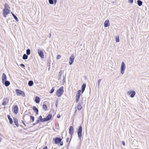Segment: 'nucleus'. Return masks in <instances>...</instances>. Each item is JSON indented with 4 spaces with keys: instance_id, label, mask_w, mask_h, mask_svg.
<instances>
[{
    "instance_id": "obj_50",
    "label": "nucleus",
    "mask_w": 149,
    "mask_h": 149,
    "mask_svg": "<svg viewBox=\"0 0 149 149\" xmlns=\"http://www.w3.org/2000/svg\"><path fill=\"white\" fill-rule=\"evenodd\" d=\"M51 35H52L51 33H49V38H50V37H51Z\"/></svg>"
},
{
    "instance_id": "obj_46",
    "label": "nucleus",
    "mask_w": 149,
    "mask_h": 149,
    "mask_svg": "<svg viewBox=\"0 0 149 149\" xmlns=\"http://www.w3.org/2000/svg\"><path fill=\"white\" fill-rule=\"evenodd\" d=\"M53 1H54V4H55L57 2V0H53Z\"/></svg>"
},
{
    "instance_id": "obj_49",
    "label": "nucleus",
    "mask_w": 149,
    "mask_h": 149,
    "mask_svg": "<svg viewBox=\"0 0 149 149\" xmlns=\"http://www.w3.org/2000/svg\"><path fill=\"white\" fill-rule=\"evenodd\" d=\"M63 142H61L60 143V145L61 146H62L63 145Z\"/></svg>"
},
{
    "instance_id": "obj_22",
    "label": "nucleus",
    "mask_w": 149,
    "mask_h": 149,
    "mask_svg": "<svg viewBox=\"0 0 149 149\" xmlns=\"http://www.w3.org/2000/svg\"><path fill=\"white\" fill-rule=\"evenodd\" d=\"M82 108V107L81 106V103H80V102H79L77 106V109L79 111L81 110Z\"/></svg>"
},
{
    "instance_id": "obj_32",
    "label": "nucleus",
    "mask_w": 149,
    "mask_h": 149,
    "mask_svg": "<svg viewBox=\"0 0 149 149\" xmlns=\"http://www.w3.org/2000/svg\"><path fill=\"white\" fill-rule=\"evenodd\" d=\"M101 80H102V79H99L98 81L97 86H98V88H99L100 83Z\"/></svg>"
},
{
    "instance_id": "obj_10",
    "label": "nucleus",
    "mask_w": 149,
    "mask_h": 149,
    "mask_svg": "<svg viewBox=\"0 0 149 149\" xmlns=\"http://www.w3.org/2000/svg\"><path fill=\"white\" fill-rule=\"evenodd\" d=\"M74 58L73 55H72L70 57L69 60V64L70 65H71L72 64L74 61Z\"/></svg>"
},
{
    "instance_id": "obj_13",
    "label": "nucleus",
    "mask_w": 149,
    "mask_h": 149,
    "mask_svg": "<svg viewBox=\"0 0 149 149\" xmlns=\"http://www.w3.org/2000/svg\"><path fill=\"white\" fill-rule=\"evenodd\" d=\"M18 107L17 105H15V106H14L13 107V111L14 113L15 114H17V113L18 112Z\"/></svg>"
},
{
    "instance_id": "obj_11",
    "label": "nucleus",
    "mask_w": 149,
    "mask_h": 149,
    "mask_svg": "<svg viewBox=\"0 0 149 149\" xmlns=\"http://www.w3.org/2000/svg\"><path fill=\"white\" fill-rule=\"evenodd\" d=\"M136 94L135 91H129L127 92L128 95H130V97L132 98Z\"/></svg>"
},
{
    "instance_id": "obj_2",
    "label": "nucleus",
    "mask_w": 149,
    "mask_h": 149,
    "mask_svg": "<svg viewBox=\"0 0 149 149\" xmlns=\"http://www.w3.org/2000/svg\"><path fill=\"white\" fill-rule=\"evenodd\" d=\"M64 91L63 87H61L56 92V95L59 97H61L63 95L64 92Z\"/></svg>"
},
{
    "instance_id": "obj_51",
    "label": "nucleus",
    "mask_w": 149,
    "mask_h": 149,
    "mask_svg": "<svg viewBox=\"0 0 149 149\" xmlns=\"http://www.w3.org/2000/svg\"><path fill=\"white\" fill-rule=\"evenodd\" d=\"M42 149H47V146H45Z\"/></svg>"
},
{
    "instance_id": "obj_41",
    "label": "nucleus",
    "mask_w": 149,
    "mask_h": 149,
    "mask_svg": "<svg viewBox=\"0 0 149 149\" xmlns=\"http://www.w3.org/2000/svg\"><path fill=\"white\" fill-rule=\"evenodd\" d=\"M128 1L129 3H133V0H129Z\"/></svg>"
},
{
    "instance_id": "obj_19",
    "label": "nucleus",
    "mask_w": 149,
    "mask_h": 149,
    "mask_svg": "<svg viewBox=\"0 0 149 149\" xmlns=\"http://www.w3.org/2000/svg\"><path fill=\"white\" fill-rule=\"evenodd\" d=\"M33 109L34 111V112H35L36 113V114H38V110L36 107L33 106Z\"/></svg>"
},
{
    "instance_id": "obj_1",
    "label": "nucleus",
    "mask_w": 149,
    "mask_h": 149,
    "mask_svg": "<svg viewBox=\"0 0 149 149\" xmlns=\"http://www.w3.org/2000/svg\"><path fill=\"white\" fill-rule=\"evenodd\" d=\"M10 7L8 4L7 3L5 4L4 8L3 10V14L4 17H6L10 12Z\"/></svg>"
},
{
    "instance_id": "obj_12",
    "label": "nucleus",
    "mask_w": 149,
    "mask_h": 149,
    "mask_svg": "<svg viewBox=\"0 0 149 149\" xmlns=\"http://www.w3.org/2000/svg\"><path fill=\"white\" fill-rule=\"evenodd\" d=\"M69 132L71 136H72L73 134L74 133V128L72 126H71L70 127L69 129Z\"/></svg>"
},
{
    "instance_id": "obj_45",
    "label": "nucleus",
    "mask_w": 149,
    "mask_h": 149,
    "mask_svg": "<svg viewBox=\"0 0 149 149\" xmlns=\"http://www.w3.org/2000/svg\"><path fill=\"white\" fill-rule=\"evenodd\" d=\"M122 144L124 146L125 145V142L123 141H122Z\"/></svg>"
},
{
    "instance_id": "obj_8",
    "label": "nucleus",
    "mask_w": 149,
    "mask_h": 149,
    "mask_svg": "<svg viewBox=\"0 0 149 149\" xmlns=\"http://www.w3.org/2000/svg\"><path fill=\"white\" fill-rule=\"evenodd\" d=\"M52 117V115L51 114H48L46 117L45 118H44V120H45V122L51 119Z\"/></svg>"
},
{
    "instance_id": "obj_18",
    "label": "nucleus",
    "mask_w": 149,
    "mask_h": 149,
    "mask_svg": "<svg viewBox=\"0 0 149 149\" xmlns=\"http://www.w3.org/2000/svg\"><path fill=\"white\" fill-rule=\"evenodd\" d=\"M40 100V98L38 96H36L35 97V101L36 103H39Z\"/></svg>"
},
{
    "instance_id": "obj_24",
    "label": "nucleus",
    "mask_w": 149,
    "mask_h": 149,
    "mask_svg": "<svg viewBox=\"0 0 149 149\" xmlns=\"http://www.w3.org/2000/svg\"><path fill=\"white\" fill-rule=\"evenodd\" d=\"M11 13L12 14L14 18L15 19V20L17 22H18L19 21V20L17 16L15 15H14V14L12 12H11Z\"/></svg>"
},
{
    "instance_id": "obj_27",
    "label": "nucleus",
    "mask_w": 149,
    "mask_h": 149,
    "mask_svg": "<svg viewBox=\"0 0 149 149\" xmlns=\"http://www.w3.org/2000/svg\"><path fill=\"white\" fill-rule=\"evenodd\" d=\"M28 55L26 54H23L22 58L24 60H26L28 58Z\"/></svg>"
},
{
    "instance_id": "obj_42",
    "label": "nucleus",
    "mask_w": 149,
    "mask_h": 149,
    "mask_svg": "<svg viewBox=\"0 0 149 149\" xmlns=\"http://www.w3.org/2000/svg\"><path fill=\"white\" fill-rule=\"evenodd\" d=\"M20 66L22 67H23V68H24V67H25V65L24 64H22V63H21V64H20Z\"/></svg>"
},
{
    "instance_id": "obj_33",
    "label": "nucleus",
    "mask_w": 149,
    "mask_h": 149,
    "mask_svg": "<svg viewBox=\"0 0 149 149\" xmlns=\"http://www.w3.org/2000/svg\"><path fill=\"white\" fill-rule=\"evenodd\" d=\"M54 87H52V89L50 90V92H49V93H52L54 91Z\"/></svg>"
},
{
    "instance_id": "obj_44",
    "label": "nucleus",
    "mask_w": 149,
    "mask_h": 149,
    "mask_svg": "<svg viewBox=\"0 0 149 149\" xmlns=\"http://www.w3.org/2000/svg\"><path fill=\"white\" fill-rule=\"evenodd\" d=\"M22 123L26 127V124L25 123L24 121L23 120H22Z\"/></svg>"
},
{
    "instance_id": "obj_39",
    "label": "nucleus",
    "mask_w": 149,
    "mask_h": 149,
    "mask_svg": "<svg viewBox=\"0 0 149 149\" xmlns=\"http://www.w3.org/2000/svg\"><path fill=\"white\" fill-rule=\"evenodd\" d=\"M63 82H65V76H64V75H63Z\"/></svg>"
},
{
    "instance_id": "obj_16",
    "label": "nucleus",
    "mask_w": 149,
    "mask_h": 149,
    "mask_svg": "<svg viewBox=\"0 0 149 149\" xmlns=\"http://www.w3.org/2000/svg\"><path fill=\"white\" fill-rule=\"evenodd\" d=\"M3 84L4 85L6 86H8L10 84V82L8 81L7 80L4 81V82H2Z\"/></svg>"
},
{
    "instance_id": "obj_7",
    "label": "nucleus",
    "mask_w": 149,
    "mask_h": 149,
    "mask_svg": "<svg viewBox=\"0 0 149 149\" xmlns=\"http://www.w3.org/2000/svg\"><path fill=\"white\" fill-rule=\"evenodd\" d=\"M61 141L62 139L58 137L55 138L54 139V143L56 144L60 143L61 142Z\"/></svg>"
},
{
    "instance_id": "obj_17",
    "label": "nucleus",
    "mask_w": 149,
    "mask_h": 149,
    "mask_svg": "<svg viewBox=\"0 0 149 149\" xmlns=\"http://www.w3.org/2000/svg\"><path fill=\"white\" fill-rule=\"evenodd\" d=\"M14 123L15 124V125L17 127H18L19 125L18 123V120L16 118H13Z\"/></svg>"
},
{
    "instance_id": "obj_34",
    "label": "nucleus",
    "mask_w": 149,
    "mask_h": 149,
    "mask_svg": "<svg viewBox=\"0 0 149 149\" xmlns=\"http://www.w3.org/2000/svg\"><path fill=\"white\" fill-rule=\"evenodd\" d=\"M8 119L9 120V122L10 123V124H12L13 123L12 119L11 118H9V119Z\"/></svg>"
},
{
    "instance_id": "obj_9",
    "label": "nucleus",
    "mask_w": 149,
    "mask_h": 149,
    "mask_svg": "<svg viewBox=\"0 0 149 149\" xmlns=\"http://www.w3.org/2000/svg\"><path fill=\"white\" fill-rule=\"evenodd\" d=\"M38 52L39 56L41 58H43L44 57V55L43 53V51L42 50L38 49Z\"/></svg>"
},
{
    "instance_id": "obj_52",
    "label": "nucleus",
    "mask_w": 149,
    "mask_h": 149,
    "mask_svg": "<svg viewBox=\"0 0 149 149\" xmlns=\"http://www.w3.org/2000/svg\"><path fill=\"white\" fill-rule=\"evenodd\" d=\"M68 140H69V138L68 137L67 139H66V142H68Z\"/></svg>"
},
{
    "instance_id": "obj_4",
    "label": "nucleus",
    "mask_w": 149,
    "mask_h": 149,
    "mask_svg": "<svg viewBox=\"0 0 149 149\" xmlns=\"http://www.w3.org/2000/svg\"><path fill=\"white\" fill-rule=\"evenodd\" d=\"M82 130V127L81 126H80L78 127L77 133L79 139L80 140L81 139V138Z\"/></svg>"
},
{
    "instance_id": "obj_30",
    "label": "nucleus",
    "mask_w": 149,
    "mask_h": 149,
    "mask_svg": "<svg viewBox=\"0 0 149 149\" xmlns=\"http://www.w3.org/2000/svg\"><path fill=\"white\" fill-rule=\"evenodd\" d=\"M30 117L31 120V122H33L34 120V117L32 116H30Z\"/></svg>"
},
{
    "instance_id": "obj_29",
    "label": "nucleus",
    "mask_w": 149,
    "mask_h": 149,
    "mask_svg": "<svg viewBox=\"0 0 149 149\" xmlns=\"http://www.w3.org/2000/svg\"><path fill=\"white\" fill-rule=\"evenodd\" d=\"M42 107L44 110L45 111L47 110V107L46 104H43Z\"/></svg>"
},
{
    "instance_id": "obj_28",
    "label": "nucleus",
    "mask_w": 149,
    "mask_h": 149,
    "mask_svg": "<svg viewBox=\"0 0 149 149\" xmlns=\"http://www.w3.org/2000/svg\"><path fill=\"white\" fill-rule=\"evenodd\" d=\"M31 53V51L30 49H27L26 50V54L29 55Z\"/></svg>"
},
{
    "instance_id": "obj_15",
    "label": "nucleus",
    "mask_w": 149,
    "mask_h": 149,
    "mask_svg": "<svg viewBox=\"0 0 149 149\" xmlns=\"http://www.w3.org/2000/svg\"><path fill=\"white\" fill-rule=\"evenodd\" d=\"M7 80V77L6 75V74L3 73L2 75V82H4V81H6Z\"/></svg>"
},
{
    "instance_id": "obj_47",
    "label": "nucleus",
    "mask_w": 149,
    "mask_h": 149,
    "mask_svg": "<svg viewBox=\"0 0 149 149\" xmlns=\"http://www.w3.org/2000/svg\"><path fill=\"white\" fill-rule=\"evenodd\" d=\"M7 117H8V119L11 118L10 116L9 115H7Z\"/></svg>"
},
{
    "instance_id": "obj_31",
    "label": "nucleus",
    "mask_w": 149,
    "mask_h": 149,
    "mask_svg": "<svg viewBox=\"0 0 149 149\" xmlns=\"http://www.w3.org/2000/svg\"><path fill=\"white\" fill-rule=\"evenodd\" d=\"M62 70H60L59 72L58 75V77L59 79H60L61 77V75H62Z\"/></svg>"
},
{
    "instance_id": "obj_14",
    "label": "nucleus",
    "mask_w": 149,
    "mask_h": 149,
    "mask_svg": "<svg viewBox=\"0 0 149 149\" xmlns=\"http://www.w3.org/2000/svg\"><path fill=\"white\" fill-rule=\"evenodd\" d=\"M109 25V20H107L104 22V27H107Z\"/></svg>"
},
{
    "instance_id": "obj_5",
    "label": "nucleus",
    "mask_w": 149,
    "mask_h": 149,
    "mask_svg": "<svg viewBox=\"0 0 149 149\" xmlns=\"http://www.w3.org/2000/svg\"><path fill=\"white\" fill-rule=\"evenodd\" d=\"M125 68V64L123 62H122L121 63L120 68V72L121 74H123L124 73Z\"/></svg>"
},
{
    "instance_id": "obj_38",
    "label": "nucleus",
    "mask_w": 149,
    "mask_h": 149,
    "mask_svg": "<svg viewBox=\"0 0 149 149\" xmlns=\"http://www.w3.org/2000/svg\"><path fill=\"white\" fill-rule=\"evenodd\" d=\"M61 56L60 55H58L56 57V59H60L61 58Z\"/></svg>"
},
{
    "instance_id": "obj_26",
    "label": "nucleus",
    "mask_w": 149,
    "mask_h": 149,
    "mask_svg": "<svg viewBox=\"0 0 149 149\" xmlns=\"http://www.w3.org/2000/svg\"><path fill=\"white\" fill-rule=\"evenodd\" d=\"M33 84V82L32 81L30 80L29 81L28 84L29 86H31Z\"/></svg>"
},
{
    "instance_id": "obj_6",
    "label": "nucleus",
    "mask_w": 149,
    "mask_h": 149,
    "mask_svg": "<svg viewBox=\"0 0 149 149\" xmlns=\"http://www.w3.org/2000/svg\"><path fill=\"white\" fill-rule=\"evenodd\" d=\"M9 99L8 97L4 98L3 102L2 103V105L3 106H5L8 103Z\"/></svg>"
},
{
    "instance_id": "obj_25",
    "label": "nucleus",
    "mask_w": 149,
    "mask_h": 149,
    "mask_svg": "<svg viewBox=\"0 0 149 149\" xmlns=\"http://www.w3.org/2000/svg\"><path fill=\"white\" fill-rule=\"evenodd\" d=\"M81 92V91L80 90H79L77 91V93L76 95V97H80Z\"/></svg>"
},
{
    "instance_id": "obj_43",
    "label": "nucleus",
    "mask_w": 149,
    "mask_h": 149,
    "mask_svg": "<svg viewBox=\"0 0 149 149\" xmlns=\"http://www.w3.org/2000/svg\"><path fill=\"white\" fill-rule=\"evenodd\" d=\"M58 104V101L57 100L56 101V107H57Z\"/></svg>"
},
{
    "instance_id": "obj_21",
    "label": "nucleus",
    "mask_w": 149,
    "mask_h": 149,
    "mask_svg": "<svg viewBox=\"0 0 149 149\" xmlns=\"http://www.w3.org/2000/svg\"><path fill=\"white\" fill-rule=\"evenodd\" d=\"M44 118H42V116L40 115L38 117V119L37 120H39V122L40 121L42 122H45V120H44Z\"/></svg>"
},
{
    "instance_id": "obj_23",
    "label": "nucleus",
    "mask_w": 149,
    "mask_h": 149,
    "mask_svg": "<svg viewBox=\"0 0 149 149\" xmlns=\"http://www.w3.org/2000/svg\"><path fill=\"white\" fill-rule=\"evenodd\" d=\"M143 2L142 1L140 0L137 1V3L139 6H141L142 5Z\"/></svg>"
},
{
    "instance_id": "obj_48",
    "label": "nucleus",
    "mask_w": 149,
    "mask_h": 149,
    "mask_svg": "<svg viewBox=\"0 0 149 149\" xmlns=\"http://www.w3.org/2000/svg\"><path fill=\"white\" fill-rule=\"evenodd\" d=\"M57 117L58 118H60V114H57Z\"/></svg>"
},
{
    "instance_id": "obj_40",
    "label": "nucleus",
    "mask_w": 149,
    "mask_h": 149,
    "mask_svg": "<svg viewBox=\"0 0 149 149\" xmlns=\"http://www.w3.org/2000/svg\"><path fill=\"white\" fill-rule=\"evenodd\" d=\"M116 41L117 42H118L119 41V39L118 37L116 38Z\"/></svg>"
},
{
    "instance_id": "obj_35",
    "label": "nucleus",
    "mask_w": 149,
    "mask_h": 149,
    "mask_svg": "<svg viewBox=\"0 0 149 149\" xmlns=\"http://www.w3.org/2000/svg\"><path fill=\"white\" fill-rule=\"evenodd\" d=\"M49 4H53L54 3L53 0H49Z\"/></svg>"
},
{
    "instance_id": "obj_3",
    "label": "nucleus",
    "mask_w": 149,
    "mask_h": 149,
    "mask_svg": "<svg viewBox=\"0 0 149 149\" xmlns=\"http://www.w3.org/2000/svg\"><path fill=\"white\" fill-rule=\"evenodd\" d=\"M15 91L17 96L22 95L23 97H24L25 96L24 92L23 91L18 89H16L15 90Z\"/></svg>"
},
{
    "instance_id": "obj_20",
    "label": "nucleus",
    "mask_w": 149,
    "mask_h": 149,
    "mask_svg": "<svg viewBox=\"0 0 149 149\" xmlns=\"http://www.w3.org/2000/svg\"><path fill=\"white\" fill-rule=\"evenodd\" d=\"M86 84L84 83L81 86V92H82V93H83L84 91L85 88L86 87Z\"/></svg>"
},
{
    "instance_id": "obj_36",
    "label": "nucleus",
    "mask_w": 149,
    "mask_h": 149,
    "mask_svg": "<svg viewBox=\"0 0 149 149\" xmlns=\"http://www.w3.org/2000/svg\"><path fill=\"white\" fill-rule=\"evenodd\" d=\"M39 123V120H37L36 122V123H34L33 124V125L34 126L36 125V124H38Z\"/></svg>"
},
{
    "instance_id": "obj_37",
    "label": "nucleus",
    "mask_w": 149,
    "mask_h": 149,
    "mask_svg": "<svg viewBox=\"0 0 149 149\" xmlns=\"http://www.w3.org/2000/svg\"><path fill=\"white\" fill-rule=\"evenodd\" d=\"M80 97H76V102L77 103L79 101Z\"/></svg>"
}]
</instances>
